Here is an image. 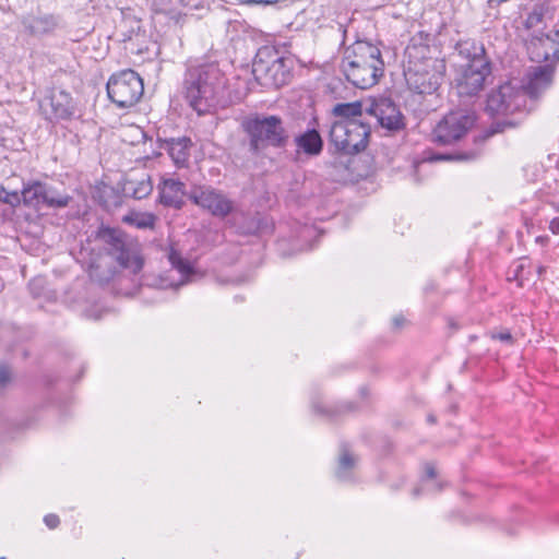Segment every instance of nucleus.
Returning a JSON list of instances; mask_svg holds the SVG:
<instances>
[{"mask_svg": "<svg viewBox=\"0 0 559 559\" xmlns=\"http://www.w3.org/2000/svg\"><path fill=\"white\" fill-rule=\"evenodd\" d=\"M416 48L408 50V61L404 76L409 90L418 94L435 93L443 81L445 66L442 60L414 55Z\"/></svg>", "mask_w": 559, "mask_h": 559, "instance_id": "4", "label": "nucleus"}, {"mask_svg": "<svg viewBox=\"0 0 559 559\" xmlns=\"http://www.w3.org/2000/svg\"><path fill=\"white\" fill-rule=\"evenodd\" d=\"M549 230L554 235H559V216L552 218L549 223Z\"/></svg>", "mask_w": 559, "mask_h": 559, "instance_id": "36", "label": "nucleus"}, {"mask_svg": "<svg viewBox=\"0 0 559 559\" xmlns=\"http://www.w3.org/2000/svg\"><path fill=\"white\" fill-rule=\"evenodd\" d=\"M41 282V280H33L31 283H29V287L31 289H34L35 285L39 284Z\"/></svg>", "mask_w": 559, "mask_h": 559, "instance_id": "45", "label": "nucleus"}, {"mask_svg": "<svg viewBox=\"0 0 559 559\" xmlns=\"http://www.w3.org/2000/svg\"><path fill=\"white\" fill-rule=\"evenodd\" d=\"M47 198L44 199V205L51 209H63L69 205L72 198L67 193H59L53 187L47 185Z\"/></svg>", "mask_w": 559, "mask_h": 559, "instance_id": "28", "label": "nucleus"}, {"mask_svg": "<svg viewBox=\"0 0 559 559\" xmlns=\"http://www.w3.org/2000/svg\"><path fill=\"white\" fill-rule=\"evenodd\" d=\"M552 41H555L559 45V31L556 32L555 38L552 39Z\"/></svg>", "mask_w": 559, "mask_h": 559, "instance_id": "47", "label": "nucleus"}, {"mask_svg": "<svg viewBox=\"0 0 559 559\" xmlns=\"http://www.w3.org/2000/svg\"><path fill=\"white\" fill-rule=\"evenodd\" d=\"M341 71L355 87L366 90L378 83L384 72V61L377 45L357 40L346 48Z\"/></svg>", "mask_w": 559, "mask_h": 559, "instance_id": "2", "label": "nucleus"}, {"mask_svg": "<svg viewBox=\"0 0 559 559\" xmlns=\"http://www.w3.org/2000/svg\"><path fill=\"white\" fill-rule=\"evenodd\" d=\"M513 127H515V123L511 120L497 121L490 126V133L495 134V133L503 132L506 129L513 128Z\"/></svg>", "mask_w": 559, "mask_h": 559, "instance_id": "32", "label": "nucleus"}, {"mask_svg": "<svg viewBox=\"0 0 559 559\" xmlns=\"http://www.w3.org/2000/svg\"><path fill=\"white\" fill-rule=\"evenodd\" d=\"M294 142L297 147L296 152L308 156H318L323 151V139L314 128L296 135Z\"/></svg>", "mask_w": 559, "mask_h": 559, "instance_id": "18", "label": "nucleus"}, {"mask_svg": "<svg viewBox=\"0 0 559 559\" xmlns=\"http://www.w3.org/2000/svg\"><path fill=\"white\" fill-rule=\"evenodd\" d=\"M554 206H555L556 211L559 212V204H554Z\"/></svg>", "mask_w": 559, "mask_h": 559, "instance_id": "51", "label": "nucleus"}, {"mask_svg": "<svg viewBox=\"0 0 559 559\" xmlns=\"http://www.w3.org/2000/svg\"><path fill=\"white\" fill-rule=\"evenodd\" d=\"M526 110L527 100L522 85L504 82L492 88L487 96L486 111L490 116H509Z\"/></svg>", "mask_w": 559, "mask_h": 559, "instance_id": "7", "label": "nucleus"}, {"mask_svg": "<svg viewBox=\"0 0 559 559\" xmlns=\"http://www.w3.org/2000/svg\"><path fill=\"white\" fill-rule=\"evenodd\" d=\"M143 93V81L141 76L131 69L112 74L107 83L108 97L119 108L134 106L140 100Z\"/></svg>", "mask_w": 559, "mask_h": 559, "instance_id": "8", "label": "nucleus"}, {"mask_svg": "<svg viewBox=\"0 0 559 559\" xmlns=\"http://www.w3.org/2000/svg\"><path fill=\"white\" fill-rule=\"evenodd\" d=\"M535 242L543 246V247H546L549 242V237L547 235H540V236H537L535 238Z\"/></svg>", "mask_w": 559, "mask_h": 559, "instance_id": "39", "label": "nucleus"}, {"mask_svg": "<svg viewBox=\"0 0 559 559\" xmlns=\"http://www.w3.org/2000/svg\"><path fill=\"white\" fill-rule=\"evenodd\" d=\"M491 337L493 340H499L504 343H511L513 337L509 331L500 332V333H492Z\"/></svg>", "mask_w": 559, "mask_h": 559, "instance_id": "34", "label": "nucleus"}, {"mask_svg": "<svg viewBox=\"0 0 559 559\" xmlns=\"http://www.w3.org/2000/svg\"><path fill=\"white\" fill-rule=\"evenodd\" d=\"M367 112L373 116L381 128L390 133H396L405 129L406 121L399 106L388 97L374 99Z\"/></svg>", "mask_w": 559, "mask_h": 559, "instance_id": "13", "label": "nucleus"}, {"mask_svg": "<svg viewBox=\"0 0 559 559\" xmlns=\"http://www.w3.org/2000/svg\"><path fill=\"white\" fill-rule=\"evenodd\" d=\"M492 73L491 61L480 47L468 63L463 66L456 73L454 86L460 97H475L485 87L488 78Z\"/></svg>", "mask_w": 559, "mask_h": 559, "instance_id": "5", "label": "nucleus"}, {"mask_svg": "<svg viewBox=\"0 0 559 559\" xmlns=\"http://www.w3.org/2000/svg\"><path fill=\"white\" fill-rule=\"evenodd\" d=\"M127 195H131L136 200L148 197L153 191V183L148 175H143L139 179H127L123 186Z\"/></svg>", "mask_w": 559, "mask_h": 559, "instance_id": "19", "label": "nucleus"}, {"mask_svg": "<svg viewBox=\"0 0 559 559\" xmlns=\"http://www.w3.org/2000/svg\"><path fill=\"white\" fill-rule=\"evenodd\" d=\"M545 271H546V267H545V266H543V265H539V266L537 267V273H538L539 275L544 274V273H545Z\"/></svg>", "mask_w": 559, "mask_h": 559, "instance_id": "46", "label": "nucleus"}, {"mask_svg": "<svg viewBox=\"0 0 559 559\" xmlns=\"http://www.w3.org/2000/svg\"><path fill=\"white\" fill-rule=\"evenodd\" d=\"M356 462L357 459L350 453L349 449L346 445H343L341 449L336 477L340 480H348L350 471L355 467Z\"/></svg>", "mask_w": 559, "mask_h": 559, "instance_id": "25", "label": "nucleus"}, {"mask_svg": "<svg viewBox=\"0 0 559 559\" xmlns=\"http://www.w3.org/2000/svg\"><path fill=\"white\" fill-rule=\"evenodd\" d=\"M333 114L341 119L361 120L362 105L360 102L337 104Z\"/></svg>", "mask_w": 559, "mask_h": 559, "instance_id": "26", "label": "nucleus"}, {"mask_svg": "<svg viewBox=\"0 0 559 559\" xmlns=\"http://www.w3.org/2000/svg\"><path fill=\"white\" fill-rule=\"evenodd\" d=\"M259 226H253L252 228H248L245 230L246 234H253L258 230Z\"/></svg>", "mask_w": 559, "mask_h": 559, "instance_id": "44", "label": "nucleus"}, {"mask_svg": "<svg viewBox=\"0 0 559 559\" xmlns=\"http://www.w3.org/2000/svg\"><path fill=\"white\" fill-rule=\"evenodd\" d=\"M0 201L3 203L11 202V200L8 198V191L3 186H0Z\"/></svg>", "mask_w": 559, "mask_h": 559, "instance_id": "40", "label": "nucleus"}, {"mask_svg": "<svg viewBox=\"0 0 559 559\" xmlns=\"http://www.w3.org/2000/svg\"><path fill=\"white\" fill-rule=\"evenodd\" d=\"M8 198L11 202H5L7 204L15 205L20 203V195L17 192H8Z\"/></svg>", "mask_w": 559, "mask_h": 559, "instance_id": "37", "label": "nucleus"}, {"mask_svg": "<svg viewBox=\"0 0 559 559\" xmlns=\"http://www.w3.org/2000/svg\"><path fill=\"white\" fill-rule=\"evenodd\" d=\"M183 86L189 105L203 115L221 105L227 79L217 62H205L188 68Z\"/></svg>", "mask_w": 559, "mask_h": 559, "instance_id": "1", "label": "nucleus"}, {"mask_svg": "<svg viewBox=\"0 0 559 559\" xmlns=\"http://www.w3.org/2000/svg\"><path fill=\"white\" fill-rule=\"evenodd\" d=\"M13 381V373L9 366L1 364L0 365V388H8Z\"/></svg>", "mask_w": 559, "mask_h": 559, "instance_id": "31", "label": "nucleus"}, {"mask_svg": "<svg viewBox=\"0 0 559 559\" xmlns=\"http://www.w3.org/2000/svg\"><path fill=\"white\" fill-rule=\"evenodd\" d=\"M425 474L430 479L435 478L437 476V472L433 465L427 464L425 467Z\"/></svg>", "mask_w": 559, "mask_h": 559, "instance_id": "38", "label": "nucleus"}, {"mask_svg": "<svg viewBox=\"0 0 559 559\" xmlns=\"http://www.w3.org/2000/svg\"><path fill=\"white\" fill-rule=\"evenodd\" d=\"M169 261L174 269H176L182 277H187L192 273V267L188 261L181 258V255L175 251L169 254Z\"/></svg>", "mask_w": 559, "mask_h": 559, "instance_id": "30", "label": "nucleus"}, {"mask_svg": "<svg viewBox=\"0 0 559 559\" xmlns=\"http://www.w3.org/2000/svg\"><path fill=\"white\" fill-rule=\"evenodd\" d=\"M122 221L139 229H154L157 217L155 214L148 212H131L124 215Z\"/></svg>", "mask_w": 559, "mask_h": 559, "instance_id": "23", "label": "nucleus"}, {"mask_svg": "<svg viewBox=\"0 0 559 559\" xmlns=\"http://www.w3.org/2000/svg\"><path fill=\"white\" fill-rule=\"evenodd\" d=\"M191 145V140L187 136H182L178 139L173 138L164 140L160 143V148L166 150L174 164L178 168H181L185 167L189 162Z\"/></svg>", "mask_w": 559, "mask_h": 559, "instance_id": "17", "label": "nucleus"}, {"mask_svg": "<svg viewBox=\"0 0 559 559\" xmlns=\"http://www.w3.org/2000/svg\"><path fill=\"white\" fill-rule=\"evenodd\" d=\"M530 262L527 258L518 260L508 271V281H515L518 286L523 287L530 280Z\"/></svg>", "mask_w": 559, "mask_h": 559, "instance_id": "24", "label": "nucleus"}, {"mask_svg": "<svg viewBox=\"0 0 559 559\" xmlns=\"http://www.w3.org/2000/svg\"><path fill=\"white\" fill-rule=\"evenodd\" d=\"M552 60L559 62V48L552 52Z\"/></svg>", "mask_w": 559, "mask_h": 559, "instance_id": "43", "label": "nucleus"}, {"mask_svg": "<svg viewBox=\"0 0 559 559\" xmlns=\"http://www.w3.org/2000/svg\"><path fill=\"white\" fill-rule=\"evenodd\" d=\"M370 124L362 120L340 119L330 129V142L343 154L364 151L370 135Z\"/></svg>", "mask_w": 559, "mask_h": 559, "instance_id": "6", "label": "nucleus"}, {"mask_svg": "<svg viewBox=\"0 0 559 559\" xmlns=\"http://www.w3.org/2000/svg\"><path fill=\"white\" fill-rule=\"evenodd\" d=\"M479 154H480V151L475 150V151H471V152L461 153L460 155L456 156V158L461 159V160H472V159L477 158L479 156Z\"/></svg>", "mask_w": 559, "mask_h": 559, "instance_id": "35", "label": "nucleus"}, {"mask_svg": "<svg viewBox=\"0 0 559 559\" xmlns=\"http://www.w3.org/2000/svg\"><path fill=\"white\" fill-rule=\"evenodd\" d=\"M188 198L216 218H226L236 210V202L227 193L210 185L193 186Z\"/></svg>", "mask_w": 559, "mask_h": 559, "instance_id": "10", "label": "nucleus"}, {"mask_svg": "<svg viewBox=\"0 0 559 559\" xmlns=\"http://www.w3.org/2000/svg\"><path fill=\"white\" fill-rule=\"evenodd\" d=\"M40 110L50 122L69 120L75 115L73 98L66 91H53L40 105Z\"/></svg>", "mask_w": 559, "mask_h": 559, "instance_id": "14", "label": "nucleus"}, {"mask_svg": "<svg viewBox=\"0 0 559 559\" xmlns=\"http://www.w3.org/2000/svg\"><path fill=\"white\" fill-rule=\"evenodd\" d=\"M476 120L477 116L473 110L451 111L435 128L432 141L441 145L452 144L464 136L474 127Z\"/></svg>", "mask_w": 559, "mask_h": 559, "instance_id": "9", "label": "nucleus"}, {"mask_svg": "<svg viewBox=\"0 0 559 559\" xmlns=\"http://www.w3.org/2000/svg\"><path fill=\"white\" fill-rule=\"evenodd\" d=\"M182 0H154L153 8L156 13L169 16L170 20L178 23L181 19Z\"/></svg>", "mask_w": 559, "mask_h": 559, "instance_id": "22", "label": "nucleus"}, {"mask_svg": "<svg viewBox=\"0 0 559 559\" xmlns=\"http://www.w3.org/2000/svg\"><path fill=\"white\" fill-rule=\"evenodd\" d=\"M550 40L549 36L539 33V34H532L526 40V47L530 53L532 55V59H544L549 60V52L547 50H544L543 52L536 51V49L542 46L544 47L548 41Z\"/></svg>", "mask_w": 559, "mask_h": 559, "instance_id": "27", "label": "nucleus"}, {"mask_svg": "<svg viewBox=\"0 0 559 559\" xmlns=\"http://www.w3.org/2000/svg\"><path fill=\"white\" fill-rule=\"evenodd\" d=\"M554 75L555 66L551 63L531 67L525 76V84L522 86L525 92V99L527 96L537 99L551 86Z\"/></svg>", "mask_w": 559, "mask_h": 559, "instance_id": "15", "label": "nucleus"}, {"mask_svg": "<svg viewBox=\"0 0 559 559\" xmlns=\"http://www.w3.org/2000/svg\"><path fill=\"white\" fill-rule=\"evenodd\" d=\"M0 559H5L4 557H0Z\"/></svg>", "mask_w": 559, "mask_h": 559, "instance_id": "53", "label": "nucleus"}, {"mask_svg": "<svg viewBox=\"0 0 559 559\" xmlns=\"http://www.w3.org/2000/svg\"><path fill=\"white\" fill-rule=\"evenodd\" d=\"M413 493H414V496H418L419 495V488H415Z\"/></svg>", "mask_w": 559, "mask_h": 559, "instance_id": "48", "label": "nucleus"}, {"mask_svg": "<svg viewBox=\"0 0 559 559\" xmlns=\"http://www.w3.org/2000/svg\"><path fill=\"white\" fill-rule=\"evenodd\" d=\"M428 420H429L430 423H435V420H436V419H435V417H433V416H429V417H428Z\"/></svg>", "mask_w": 559, "mask_h": 559, "instance_id": "49", "label": "nucleus"}, {"mask_svg": "<svg viewBox=\"0 0 559 559\" xmlns=\"http://www.w3.org/2000/svg\"><path fill=\"white\" fill-rule=\"evenodd\" d=\"M547 10L548 5L545 2L535 3L524 21L525 28L531 29L543 24Z\"/></svg>", "mask_w": 559, "mask_h": 559, "instance_id": "29", "label": "nucleus"}, {"mask_svg": "<svg viewBox=\"0 0 559 559\" xmlns=\"http://www.w3.org/2000/svg\"><path fill=\"white\" fill-rule=\"evenodd\" d=\"M241 128L247 136L248 151L254 156L262 155L269 147L284 148L289 140L278 116L255 115L245 119Z\"/></svg>", "mask_w": 559, "mask_h": 559, "instance_id": "3", "label": "nucleus"}, {"mask_svg": "<svg viewBox=\"0 0 559 559\" xmlns=\"http://www.w3.org/2000/svg\"><path fill=\"white\" fill-rule=\"evenodd\" d=\"M449 158H450V156H447V155H436L431 159L432 160H442V159H449Z\"/></svg>", "mask_w": 559, "mask_h": 559, "instance_id": "42", "label": "nucleus"}, {"mask_svg": "<svg viewBox=\"0 0 559 559\" xmlns=\"http://www.w3.org/2000/svg\"><path fill=\"white\" fill-rule=\"evenodd\" d=\"M25 25L31 34L41 36L52 33L59 26V20L55 15L46 14L29 19Z\"/></svg>", "mask_w": 559, "mask_h": 559, "instance_id": "20", "label": "nucleus"}, {"mask_svg": "<svg viewBox=\"0 0 559 559\" xmlns=\"http://www.w3.org/2000/svg\"><path fill=\"white\" fill-rule=\"evenodd\" d=\"M314 409H316L317 412H320V413H321V412H323V411H322L320 407H318V406H314Z\"/></svg>", "mask_w": 559, "mask_h": 559, "instance_id": "50", "label": "nucleus"}, {"mask_svg": "<svg viewBox=\"0 0 559 559\" xmlns=\"http://www.w3.org/2000/svg\"><path fill=\"white\" fill-rule=\"evenodd\" d=\"M404 322H405V319H404L402 316L395 317V318L393 319V324H394V326H395V328H397V329H399V328H401V326H403Z\"/></svg>", "mask_w": 559, "mask_h": 559, "instance_id": "41", "label": "nucleus"}, {"mask_svg": "<svg viewBox=\"0 0 559 559\" xmlns=\"http://www.w3.org/2000/svg\"><path fill=\"white\" fill-rule=\"evenodd\" d=\"M99 238L107 245L110 255L124 269L138 274L143 267L142 258L127 242L126 235L116 228L105 227L99 230Z\"/></svg>", "mask_w": 559, "mask_h": 559, "instance_id": "11", "label": "nucleus"}, {"mask_svg": "<svg viewBox=\"0 0 559 559\" xmlns=\"http://www.w3.org/2000/svg\"><path fill=\"white\" fill-rule=\"evenodd\" d=\"M182 284H183V281L181 280V281L176 285V287H178V286H180V285H182Z\"/></svg>", "mask_w": 559, "mask_h": 559, "instance_id": "52", "label": "nucleus"}, {"mask_svg": "<svg viewBox=\"0 0 559 559\" xmlns=\"http://www.w3.org/2000/svg\"><path fill=\"white\" fill-rule=\"evenodd\" d=\"M252 73L261 85L278 88L287 84L292 78V60L284 57L271 61L255 60Z\"/></svg>", "mask_w": 559, "mask_h": 559, "instance_id": "12", "label": "nucleus"}, {"mask_svg": "<svg viewBox=\"0 0 559 559\" xmlns=\"http://www.w3.org/2000/svg\"><path fill=\"white\" fill-rule=\"evenodd\" d=\"M158 201L167 207L181 209L185 204L183 198L188 195L186 185L174 178H163L157 186Z\"/></svg>", "mask_w": 559, "mask_h": 559, "instance_id": "16", "label": "nucleus"}, {"mask_svg": "<svg viewBox=\"0 0 559 559\" xmlns=\"http://www.w3.org/2000/svg\"><path fill=\"white\" fill-rule=\"evenodd\" d=\"M44 522L50 530H53L59 525L60 520L57 514L50 513L45 515Z\"/></svg>", "mask_w": 559, "mask_h": 559, "instance_id": "33", "label": "nucleus"}, {"mask_svg": "<svg viewBox=\"0 0 559 559\" xmlns=\"http://www.w3.org/2000/svg\"><path fill=\"white\" fill-rule=\"evenodd\" d=\"M46 188L47 183L40 181H33L24 186L21 192L24 204L33 207L44 205V199L47 198Z\"/></svg>", "mask_w": 559, "mask_h": 559, "instance_id": "21", "label": "nucleus"}]
</instances>
